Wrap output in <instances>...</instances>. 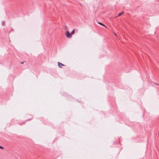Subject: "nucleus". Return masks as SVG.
<instances>
[{"mask_svg": "<svg viewBox=\"0 0 159 159\" xmlns=\"http://www.w3.org/2000/svg\"><path fill=\"white\" fill-rule=\"evenodd\" d=\"M65 35L66 37L68 38H70L72 37L71 34L70 33L69 31H66L65 33Z\"/></svg>", "mask_w": 159, "mask_h": 159, "instance_id": "nucleus-1", "label": "nucleus"}, {"mask_svg": "<svg viewBox=\"0 0 159 159\" xmlns=\"http://www.w3.org/2000/svg\"><path fill=\"white\" fill-rule=\"evenodd\" d=\"M58 65L59 67L60 68H61L62 67V66H64V65L61 63H60V62H57Z\"/></svg>", "mask_w": 159, "mask_h": 159, "instance_id": "nucleus-2", "label": "nucleus"}, {"mask_svg": "<svg viewBox=\"0 0 159 159\" xmlns=\"http://www.w3.org/2000/svg\"><path fill=\"white\" fill-rule=\"evenodd\" d=\"M98 23L99 24H100V25H102V26H104L105 27H106V28H107V27H106V26L104 25L102 23H101V22H98Z\"/></svg>", "mask_w": 159, "mask_h": 159, "instance_id": "nucleus-3", "label": "nucleus"}, {"mask_svg": "<svg viewBox=\"0 0 159 159\" xmlns=\"http://www.w3.org/2000/svg\"><path fill=\"white\" fill-rule=\"evenodd\" d=\"M75 30L74 29V30H72V32H71V35H72L74 34H75Z\"/></svg>", "mask_w": 159, "mask_h": 159, "instance_id": "nucleus-4", "label": "nucleus"}, {"mask_svg": "<svg viewBox=\"0 0 159 159\" xmlns=\"http://www.w3.org/2000/svg\"><path fill=\"white\" fill-rule=\"evenodd\" d=\"M124 13V12H122L121 13H119L118 15V16H120L122 14H123Z\"/></svg>", "mask_w": 159, "mask_h": 159, "instance_id": "nucleus-5", "label": "nucleus"}, {"mask_svg": "<svg viewBox=\"0 0 159 159\" xmlns=\"http://www.w3.org/2000/svg\"><path fill=\"white\" fill-rule=\"evenodd\" d=\"M0 149H4V148L3 147H2L0 146Z\"/></svg>", "mask_w": 159, "mask_h": 159, "instance_id": "nucleus-6", "label": "nucleus"}, {"mask_svg": "<svg viewBox=\"0 0 159 159\" xmlns=\"http://www.w3.org/2000/svg\"><path fill=\"white\" fill-rule=\"evenodd\" d=\"M114 34L116 36H117V34L116 33H114Z\"/></svg>", "mask_w": 159, "mask_h": 159, "instance_id": "nucleus-7", "label": "nucleus"}, {"mask_svg": "<svg viewBox=\"0 0 159 159\" xmlns=\"http://www.w3.org/2000/svg\"><path fill=\"white\" fill-rule=\"evenodd\" d=\"M23 63H24L23 62H22L21 63V64H23Z\"/></svg>", "mask_w": 159, "mask_h": 159, "instance_id": "nucleus-8", "label": "nucleus"}]
</instances>
